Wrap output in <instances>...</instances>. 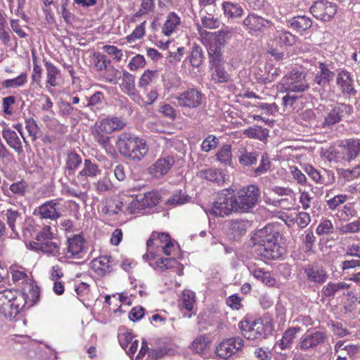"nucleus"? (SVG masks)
I'll return each instance as SVG.
<instances>
[{"label": "nucleus", "mask_w": 360, "mask_h": 360, "mask_svg": "<svg viewBox=\"0 0 360 360\" xmlns=\"http://www.w3.org/2000/svg\"><path fill=\"white\" fill-rule=\"evenodd\" d=\"M198 176L200 178L207 179V181L215 182L218 184L224 181V177L221 172L215 169H202L198 172Z\"/></svg>", "instance_id": "58836bf2"}, {"label": "nucleus", "mask_w": 360, "mask_h": 360, "mask_svg": "<svg viewBox=\"0 0 360 360\" xmlns=\"http://www.w3.org/2000/svg\"><path fill=\"white\" fill-rule=\"evenodd\" d=\"M232 146L231 144H224L215 155L217 160L224 166H233Z\"/></svg>", "instance_id": "7c9ffc66"}, {"label": "nucleus", "mask_w": 360, "mask_h": 360, "mask_svg": "<svg viewBox=\"0 0 360 360\" xmlns=\"http://www.w3.org/2000/svg\"><path fill=\"white\" fill-rule=\"evenodd\" d=\"M274 40L280 46H292L296 42L297 37L289 31L281 29L276 31Z\"/></svg>", "instance_id": "2f4dec72"}, {"label": "nucleus", "mask_w": 360, "mask_h": 360, "mask_svg": "<svg viewBox=\"0 0 360 360\" xmlns=\"http://www.w3.org/2000/svg\"><path fill=\"white\" fill-rule=\"evenodd\" d=\"M300 330L301 328L298 326L288 328L283 333L282 338L275 343L274 351L276 353H281L282 351L291 349L296 335Z\"/></svg>", "instance_id": "2eb2a0df"}, {"label": "nucleus", "mask_w": 360, "mask_h": 360, "mask_svg": "<svg viewBox=\"0 0 360 360\" xmlns=\"http://www.w3.org/2000/svg\"><path fill=\"white\" fill-rule=\"evenodd\" d=\"M117 338L120 346L124 350H126L131 342L134 340V337L133 336L132 333L126 330L125 329L119 330Z\"/></svg>", "instance_id": "603ef678"}, {"label": "nucleus", "mask_w": 360, "mask_h": 360, "mask_svg": "<svg viewBox=\"0 0 360 360\" xmlns=\"http://www.w3.org/2000/svg\"><path fill=\"white\" fill-rule=\"evenodd\" d=\"M13 299L11 302V312H12V316L17 315L22 309H23L26 305L30 307V302L25 298V295L20 290H13Z\"/></svg>", "instance_id": "393cba45"}, {"label": "nucleus", "mask_w": 360, "mask_h": 360, "mask_svg": "<svg viewBox=\"0 0 360 360\" xmlns=\"http://www.w3.org/2000/svg\"><path fill=\"white\" fill-rule=\"evenodd\" d=\"M85 100L86 102H82L80 107L84 108H90L93 110L94 108H98L102 105L104 100V96L101 91H96L90 97H86Z\"/></svg>", "instance_id": "4c0bfd02"}, {"label": "nucleus", "mask_w": 360, "mask_h": 360, "mask_svg": "<svg viewBox=\"0 0 360 360\" xmlns=\"http://www.w3.org/2000/svg\"><path fill=\"white\" fill-rule=\"evenodd\" d=\"M82 158L76 152L72 151L68 153L65 162V172L68 175H72L75 171L82 163Z\"/></svg>", "instance_id": "c9c22d12"}, {"label": "nucleus", "mask_w": 360, "mask_h": 360, "mask_svg": "<svg viewBox=\"0 0 360 360\" xmlns=\"http://www.w3.org/2000/svg\"><path fill=\"white\" fill-rule=\"evenodd\" d=\"M354 80L347 70H341L337 75V84L340 86L344 94L354 95L356 90L353 86Z\"/></svg>", "instance_id": "4be33fe9"}, {"label": "nucleus", "mask_w": 360, "mask_h": 360, "mask_svg": "<svg viewBox=\"0 0 360 360\" xmlns=\"http://www.w3.org/2000/svg\"><path fill=\"white\" fill-rule=\"evenodd\" d=\"M20 291L25 295V298L30 302V307L33 306L39 300V288L32 280L25 283L22 290Z\"/></svg>", "instance_id": "b1692460"}, {"label": "nucleus", "mask_w": 360, "mask_h": 360, "mask_svg": "<svg viewBox=\"0 0 360 360\" xmlns=\"http://www.w3.org/2000/svg\"><path fill=\"white\" fill-rule=\"evenodd\" d=\"M101 172V170L97 164L90 159H85L83 167L78 174V177H84L85 179L96 178Z\"/></svg>", "instance_id": "cd10ccee"}, {"label": "nucleus", "mask_w": 360, "mask_h": 360, "mask_svg": "<svg viewBox=\"0 0 360 360\" xmlns=\"http://www.w3.org/2000/svg\"><path fill=\"white\" fill-rule=\"evenodd\" d=\"M27 82V75L25 72L21 73L19 76L8 79L1 82V86L4 89L18 88L23 86Z\"/></svg>", "instance_id": "c03bdc74"}, {"label": "nucleus", "mask_w": 360, "mask_h": 360, "mask_svg": "<svg viewBox=\"0 0 360 360\" xmlns=\"http://www.w3.org/2000/svg\"><path fill=\"white\" fill-rule=\"evenodd\" d=\"M180 22V18L174 12H170L167 15V20L162 28V33L165 36H169L176 30Z\"/></svg>", "instance_id": "f704fd0d"}, {"label": "nucleus", "mask_w": 360, "mask_h": 360, "mask_svg": "<svg viewBox=\"0 0 360 360\" xmlns=\"http://www.w3.org/2000/svg\"><path fill=\"white\" fill-rule=\"evenodd\" d=\"M351 287L350 284L345 282H329L322 288L321 293L326 297H334L335 295L343 290L349 289Z\"/></svg>", "instance_id": "c756f323"}, {"label": "nucleus", "mask_w": 360, "mask_h": 360, "mask_svg": "<svg viewBox=\"0 0 360 360\" xmlns=\"http://www.w3.org/2000/svg\"><path fill=\"white\" fill-rule=\"evenodd\" d=\"M174 162L172 156L160 158L149 167V173L156 178H160L168 173Z\"/></svg>", "instance_id": "a211bd4d"}, {"label": "nucleus", "mask_w": 360, "mask_h": 360, "mask_svg": "<svg viewBox=\"0 0 360 360\" xmlns=\"http://www.w3.org/2000/svg\"><path fill=\"white\" fill-rule=\"evenodd\" d=\"M305 172L311 177L316 183L323 184H325V178L321 172L311 165L305 167Z\"/></svg>", "instance_id": "680f3d73"}, {"label": "nucleus", "mask_w": 360, "mask_h": 360, "mask_svg": "<svg viewBox=\"0 0 360 360\" xmlns=\"http://www.w3.org/2000/svg\"><path fill=\"white\" fill-rule=\"evenodd\" d=\"M185 53V48L178 47L176 51L169 50L165 54L166 60L171 64H176L181 60Z\"/></svg>", "instance_id": "3c124183"}, {"label": "nucleus", "mask_w": 360, "mask_h": 360, "mask_svg": "<svg viewBox=\"0 0 360 360\" xmlns=\"http://www.w3.org/2000/svg\"><path fill=\"white\" fill-rule=\"evenodd\" d=\"M213 72L212 74V79L217 83L227 82L230 79L229 74L225 70L221 63L212 65Z\"/></svg>", "instance_id": "ea45409f"}, {"label": "nucleus", "mask_w": 360, "mask_h": 360, "mask_svg": "<svg viewBox=\"0 0 360 360\" xmlns=\"http://www.w3.org/2000/svg\"><path fill=\"white\" fill-rule=\"evenodd\" d=\"M190 198L182 190L174 192L171 197L167 200L168 207H176L184 205L189 201Z\"/></svg>", "instance_id": "a19ab883"}, {"label": "nucleus", "mask_w": 360, "mask_h": 360, "mask_svg": "<svg viewBox=\"0 0 360 360\" xmlns=\"http://www.w3.org/2000/svg\"><path fill=\"white\" fill-rule=\"evenodd\" d=\"M116 146L122 156L134 162L141 161L148 152L145 140L128 132H122L117 136Z\"/></svg>", "instance_id": "f03ea898"}, {"label": "nucleus", "mask_w": 360, "mask_h": 360, "mask_svg": "<svg viewBox=\"0 0 360 360\" xmlns=\"http://www.w3.org/2000/svg\"><path fill=\"white\" fill-rule=\"evenodd\" d=\"M340 213V217L344 221H348L357 215V211L351 204L344 205Z\"/></svg>", "instance_id": "774afa93"}, {"label": "nucleus", "mask_w": 360, "mask_h": 360, "mask_svg": "<svg viewBox=\"0 0 360 360\" xmlns=\"http://www.w3.org/2000/svg\"><path fill=\"white\" fill-rule=\"evenodd\" d=\"M203 60L204 54L202 47L198 44H194L189 56L191 65L194 68H199Z\"/></svg>", "instance_id": "79ce46f5"}, {"label": "nucleus", "mask_w": 360, "mask_h": 360, "mask_svg": "<svg viewBox=\"0 0 360 360\" xmlns=\"http://www.w3.org/2000/svg\"><path fill=\"white\" fill-rule=\"evenodd\" d=\"M59 205L58 199L46 201L38 207V212L42 219L56 220L60 217L57 206Z\"/></svg>", "instance_id": "412c9836"}, {"label": "nucleus", "mask_w": 360, "mask_h": 360, "mask_svg": "<svg viewBox=\"0 0 360 360\" xmlns=\"http://www.w3.org/2000/svg\"><path fill=\"white\" fill-rule=\"evenodd\" d=\"M250 272L255 278L265 283L266 285L273 286L276 283V280L271 276L269 271H264L260 268L254 267L250 269Z\"/></svg>", "instance_id": "e433bc0d"}, {"label": "nucleus", "mask_w": 360, "mask_h": 360, "mask_svg": "<svg viewBox=\"0 0 360 360\" xmlns=\"http://www.w3.org/2000/svg\"><path fill=\"white\" fill-rule=\"evenodd\" d=\"M202 25L208 29H215L219 27L221 22L218 18L211 14L204 16L201 19Z\"/></svg>", "instance_id": "338daca9"}, {"label": "nucleus", "mask_w": 360, "mask_h": 360, "mask_svg": "<svg viewBox=\"0 0 360 360\" xmlns=\"http://www.w3.org/2000/svg\"><path fill=\"white\" fill-rule=\"evenodd\" d=\"M95 186L97 193L101 194L111 191L112 188V184L110 179L108 177H103L95 184Z\"/></svg>", "instance_id": "0e129e2a"}, {"label": "nucleus", "mask_w": 360, "mask_h": 360, "mask_svg": "<svg viewBox=\"0 0 360 360\" xmlns=\"http://www.w3.org/2000/svg\"><path fill=\"white\" fill-rule=\"evenodd\" d=\"M13 290L11 289H6L0 291V312L6 317H12L11 312V302L13 299Z\"/></svg>", "instance_id": "bb28decb"}, {"label": "nucleus", "mask_w": 360, "mask_h": 360, "mask_svg": "<svg viewBox=\"0 0 360 360\" xmlns=\"http://www.w3.org/2000/svg\"><path fill=\"white\" fill-rule=\"evenodd\" d=\"M204 94L196 88H191L176 97L178 107L194 109L199 107L204 98Z\"/></svg>", "instance_id": "9b49d317"}, {"label": "nucleus", "mask_w": 360, "mask_h": 360, "mask_svg": "<svg viewBox=\"0 0 360 360\" xmlns=\"http://www.w3.org/2000/svg\"><path fill=\"white\" fill-rule=\"evenodd\" d=\"M340 146L343 149L345 159L349 162L360 155V139H346L342 141Z\"/></svg>", "instance_id": "aec40b11"}, {"label": "nucleus", "mask_w": 360, "mask_h": 360, "mask_svg": "<svg viewBox=\"0 0 360 360\" xmlns=\"http://www.w3.org/2000/svg\"><path fill=\"white\" fill-rule=\"evenodd\" d=\"M114 266L115 262L110 255L101 256L91 262V269L100 276L111 273Z\"/></svg>", "instance_id": "dca6fc26"}, {"label": "nucleus", "mask_w": 360, "mask_h": 360, "mask_svg": "<svg viewBox=\"0 0 360 360\" xmlns=\"http://www.w3.org/2000/svg\"><path fill=\"white\" fill-rule=\"evenodd\" d=\"M244 134L249 138L256 139L259 141H264L269 136V131L260 126L249 127L244 131Z\"/></svg>", "instance_id": "37998d69"}, {"label": "nucleus", "mask_w": 360, "mask_h": 360, "mask_svg": "<svg viewBox=\"0 0 360 360\" xmlns=\"http://www.w3.org/2000/svg\"><path fill=\"white\" fill-rule=\"evenodd\" d=\"M233 212H238L234 192L233 190L225 189L218 194L209 213L214 217H224Z\"/></svg>", "instance_id": "7ed1b4c3"}, {"label": "nucleus", "mask_w": 360, "mask_h": 360, "mask_svg": "<svg viewBox=\"0 0 360 360\" xmlns=\"http://www.w3.org/2000/svg\"><path fill=\"white\" fill-rule=\"evenodd\" d=\"M290 27L297 32L309 30L312 25L311 19L307 15H297L288 20Z\"/></svg>", "instance_id": "a878e982"}, {"label": "nucleus", "mask_w": 360, "mask_h": 360, "mask_svg": "<svg viewBox=\"0 0 360 360\" xmlns=\"http://www.w3.org/2000/svg\"><path fill=\"white\" fill-rule=\"evenodd\" d=\"M344 343V340H340L337 342L334 347L335 352L338 353L341 351H345L347 352V354L349 355L350 357L354 356L358 352V347L356 345H346L344 347H342Z\"/></svg>", "instance_id": "5fc2aeb1"}, {"label": "nucleus", "mask_w": 360, "mask_h": 360, "mask_svg": "<svg viewBox=\"0 0 360 360\" xmlns=\"http://www.w3.org/2000/svg\"><path fill=\"white\" fill-rule=\"evenodd\" d=\"M239 328L244 338L248 340H258L266 335V328L261 319L243 320L239 323Z\"/></svg>", "instance_id": "0eeeda50"}, {"label": "nucleus", "mask_w": 360, "mask_h": 360, "mask_svg": "<svg viewBox=\"0 0 360 360\" xmlns=\"http://www.w3.org/2000/svg\"><path fill=\"white\" fill-rule=\"evenodd\" d=\"M244 28L252 35H259L264 33L273 25L271 20L266 19L255 13H250L243 20Z\"/></svg>", "instance_id": "6e6552de"}, {"label": "nucleus", "mask_w": 360, "mask_h": 360, "mask_svg": "<svg viewBox=\"0 0 360 360\" xmlns=\"http://www.w3.org/2000/svg\"><path fill=\"white\" fill-rule=\"evenodd\" d=\"M303 269L306 280L310 283L322 285L329 277L323 266L317 262L307 264Z\"/></svg>", "instance_id": "f8f14e48"}, {"label": "nucleus", "mask_w": 360, "mask_h": 360, "mask_svg": "<svg viewBox=\"0 0 360 360\" xmlns=\"http://www.w3.org/2000/svg\"><path fill=\"white\" fill-rule=\"evenodd\" d=\"M221 46L217 42H214L210 45L208 49V54L210 56V62L212 65L221 63Z\"/></svg>", "instance_id": "49530a36"}, {"label": "nucleus", "mask_w": 360, "mask_h": 360, "mask_svg": "<svg viewBox=\"0 0 360 360\" xmlns=\"http://www.w3.org/2000/svg\"><path fill=\"white\" fill-rule=\"evenodd\" d=\"M44 65L47 75L46 82L51 86H56L57 85L56 77L60 74V70L49 61H45Z\"/></svg>", "instance_id": "de8ad7c7"}, {"label": "nucleus", "mask_w": 360, "mask_h": 360, "mask_svg": "<svg viewBox=\"0 0 360 360\" xmlns=\"http://www.w3.org/2000/svg\"><path fill=\"white\" fill-rule=\"evenodd\" d=\"M271 167V162L266 154L262 155L259 167L254 169L253 172L255 176L265 174Z\"/></svg>", "instance_id": "bf43d9fd"}, {"label": "nucleus", "mask_w": 360, "mask_h": 360, "mask_svg": "<svg viewBox=\"0 0 360 360\" xmlns=\"http://www.w3.org/2000/svg\"><path fill=\"white\" fill-rule=\"evenodd\" d=\"M279 231L271 224L256 230L250 238L257 255L266 259H276L283 253L278 242Z\"/></svg>", "instance_id": "f257e3e1"}, {"label": "nucleus", "mask_w": 360, "mask_h": 360, "mask_svg": "<svg viewBox=\"0 0 360 360\" xmlns=\"http://www.w3.org/2000/svg\"><path fill=\"white\" fill-rule=\"evenodd\" d=\"M260 189L256 185H250L240 189L235 195L238 212H248L257 205Z\"/></svg>", "instance_id": "20e7f679"}, {"label": "nucleus", "mask_w": 360, "mask_h": 360, "mask_svg": "<svg viewBox=\"0 0 360 360\" xmlns=\"http://www.w3.org/2000/svg\"><path fill=\"white\" fill-rule=\"evenodd\" d=\"M249 226L248 220L233 219L229 222V229L231 234L233 235L235 240L239 238L241 236L245 234L247 229Z\"/></svg>", "instance_id": "473e14b6"}, {"label": "nucleus", "mask_w": 360, "mask_h": 360, "mask_svg": "<svg viewBox=\"0 0 360 360\" xmlns=\"http://www.w3.org/2000/svg\"><path fill=\"white\" fill-rule=\"evenodd\" d=\"M37 245V249L45 253L56 255L58 253L59 246L57 243L48 240L41 243H35Z\"/></svg>", "instance_id": "09e8293b"}, {"label": "nucleus", "mask_w": 360, "mask_h": 360, "mask_svg": "<svg viewBox=\"0 0 360 360\" xmlns=\"http://www.w3.org/2000/svg\"><path fill=\"white\" fill-rule=\"evenodd\" d=\"M224 15L228 18H238L243 15L244 10L242 6L232 1H224L221 4Z\"/></svg>", "instance_id": "c85d7f7f"}, {"label": "nucleus", "mask_w": 360, "mask_h": 360, "mask_svg": "<svg viewBox=\"0 0 360 360\" xmlns=\"http://www.w3.org/2000/svg\"><path fill=\"white\" fill-rule=\"evenodd\" d=\"M86 252V240L82 234H75L68 239L67 254L71 258H82Z\"/></svg>", "instance_id": "4468645a"}, {"label": "nucleus", "mask_w": 360, "mask_h": 360, "mask_svg": "<svg viewBox=\"0 0 360 360\" xmlns=\"http://www.w3.org/2000/svg\"><path fill=\"white\" fill-rule=\"evenodd\" d=\"M352 107L345 103L336 104L325 117L323 125L331 127L333 125L340 122L344 117L350 115Z\"/></svg>", "instance_id": "ddd939ff"}, {"label": "nucleus", "mask_w": 360, "mask_h": 360, "mask_svg": "<svg viewBox=\"0 0 360 360\" xmlns=\"http://www.w3.org/2000/svg\"><path fill=\"white\" fill-rule=\"evenodd\" d=\"M100 122L110 134L121 130L125 126V122L122 118L113 116L102 119Z\"/></svg>", "instance_id": "72a5a7b5"}, {"label": "nucleus", "mask_w": 360, "mask_h": 360, "mask_svg": "<svg viewBox=\"0 0 360 360\" xmlns=\"http://www.w3.org/2000/svg\"><path fill=\"white\" fill-rule=\"evenodd\" d=\"M319 74L329 84L333 81L335 77L334 72L331 71L329 65L324 63H319Z\"/></svg>", "instance_id": "13d9d810"}, {"label": "nucleus", "mask_w": 360, "mask_h": 360, "mask_svg": "<svg viewBox=\"0 0 360 360\" xmlns=\"http://www.w3.org/2000/svg\"><path fill=\"white\" fill-rule=\"evenodd\" d=\"M210 342L207 338L199 336L191 344V348L198 354L202 353L208 347Z\"/></svg>", "instance_id": "864d4df0"}, {"label": "nucleus", "mask_w": 360, "mask_h": 360, "mask_svg": "<svg viewBox=\"0 0 360 360\" xmlns=\"http://www.w3.org/2000/svg\"><path fill=\"white\" fill-rule=\"evenodd\" d=\"M309 11L317 20L329 21L336 14L337 6L327 0H320L314 1L310 6Z\"/></svg>", "instance_id": "1a4fd4ad"}, {"label": "nucleus", "mask_w": 360, "mask_h": 360, "mask_svg": "<svg viewBox=\"0 0 360 360\" xmlns=\"http://www.w3.org/2000/svg\"><path fill=\"white\" fill-rule=\"evenodd\" d=\"M340 231L341 233L343 234L355 233L360 232V219H358L357 220H355L352 222L342 225L340 228Z\"/></svg>", "instance_id": "e2e57ef3"}, {"label": "nucleus", "mask_w": 360, "mask_h": 360, "mask_svg": "<svg viewBox=\"0 0 360 360\" xmlns=\"http://www.w3.org/2000/svg\"><path fill=\"white\" fill-rule=\"evenodd\" d=\"M237 156L239 164L243 167H250L257 164L259 153L254 149L249 150L246 146L240 145L238 149Z\"/></svg>", "instance_id": "6ab92c4d"}, {"label": "nucleus", "mask_w": 360, "mask_h": 360, "mask_svg": "<svg viewBox=\"0 0 360 360\" xmlns=\"http://www.w3.org/2000/svg\"><path fill=\"white\" fill-rule=\"evenodd\" d=\"M25 128L29 135L32 137L33 141L38 138V134L41 132V129L33 118H29L25 120Z\"/></svg>", "instance_id": "4d7b16f0"}, {"label": "nucleus", "mask_w": 360, "mask_h": 360, "mask_svg": "<svg viewBox=\"0 0 360 360\" xmlns=\"http://www.w3.org/2000/svg\"><path fill=\"white\" fill-rule=\"evenodd\" d=\"M195 302V293L191 290H184L181 295V306L185 309L191 311Z\"/></svg>", "instance_id": "8fccbe9b"}, {"label": "nucleus", "mask_w": 360, "mask_h": 360, "mask_svg": "<svg viewBox=\"0 0 360 360\" xmlns=\"http://www.w3.org/2000/svg\"><path fill=\"white\" fill-rule=\"evenodd\" d=\"M286 92H304L309 87L306 80V73L300 68H294L284 76L280 83Z\"/></svg>", "instance_id": "39448f33"}, {"label": "nucleus", "mask_w": 360, "mask_h": 360, "mask_svg": "<svg viewBox=\"0 0 360 360\" xmlns=\"http://www.w3.org/2000/svg\"><path fill=\"white\" fill-rule=\"evenodd\" d=\"M158 75V72L155 70H146L141 75L139 82V86L140 88H146L147 86L153 83L155 80V76Z\"/></svg>", "instance_id": "6e6d98bb"}, {"label": "nucleus", "mask_w": 360, "mask_h": 360, "mask_svg": "<svg viewBox=\"0 0 360 360\" xmlns=\"http://www.w3.org/2000/svg\"><path fill=\"white\" fill-rule=\"evenodd\" d=\"M328 336L326 330H308L300 339L299 349L303 352L316 350L328 341Z\"/></svg>", "instance_id": "423d86ee"}, {"label": "nucleus", "mask_w": 360, "mask_h": 360, "mask_svg": "<svg viewBox=\"0 0 360 360\" xmlns=\"http://www.w3.org/2000/svg\"><path fill=\"white\" fill-rule=\"evenodd\" d=\"M109 134L110 133L108 132L100 122L96 124L92 129V136L94 141L106 152L111 153L113 150V147L110 143Z\"/></svg>", "instance_id": "f3484780"}, {"label": "nucleus", "mask_w": 360, "mask_h": 360, "mask_svg": "<svg viewBox=\"0 0 360 360\" xmlns=\"http://www.w3.org/2000/svg\"><path fill=\"white\" fill-rule=\"evenodd\" d=\"M219 139L214 135L211 134L206 137L202 142L201 148L203 151L209 152L217 147Z\"/></svg>", "instance_id": "052dcab7"}, {"label": "nucleus", "mask_w": 360, "mask_h": 360, "mask_svg": "<svg viewBox=\"0 0 360 360\" xmlns=\"http://www.w3.org/2000/svg\"><path fill=\"white\" fill-rule=\"evenodd\" d=\"M2 136L9 147L13 148L17 153L23 152L22 142L17 133L10 128H4Z\"/></svg>", "instance_id": "5701e85b"}, {"label": "nucleus", "mask_w": 360, "mask_h": 360, "mask_svg": "<svg viewBox=\"0 0 360 360\" xmlns=\"http://www.w3.org/2000/svg\"><path fill=\"white\" fill-rule=\"evenodd\" d=\"M120 88L124 94H131L136 89L134 76L127 71H124Z\"/></svg>", "instance_id": "a18cd8bd"}, {"label": "nucleus", "mask_w": 360, "mask_h": 360, "mask_svg": "<svg viewBox=\"0 0 360 360\" xmlns=\"http://www.w3.org/2000/svg\"><path fill=\"white\" fill-rule=\"evenodd\" d=\"M143 206L145 208L155 206L159 202V197L157 193L153 192H148L141 196Z\"/></svg>", "instance_id": "69168bd1"}, {"label": "nucleus", "mask_w": 360, "mask_h": 360, "mask_svg": "<svg viewBox=\"0 0 360 360\" xmlns=\"http://www.w3.org/2000/svg\"><path fill=\"white\" fill-rule=\"evenodd\" d=\"M244 341L240 337H233L222 341L217 346V354L221 359H228L242 350Z\"/></svg>", "instance_id": "9d476101"}]
</instances>
